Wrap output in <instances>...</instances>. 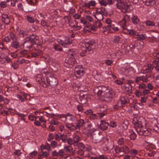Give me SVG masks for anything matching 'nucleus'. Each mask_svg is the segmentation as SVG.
I'll use <instances>...</instances> for the list:
<instances>
[{
    "instance_id": "nucleus-17",
    "label": "nucleus",
    "mask_w": 159,
    "mask_h": 159,
    "mask_svg": "<svg viewBox=\"0 0 159 159\" xmlns=\"http://www.w3.org/2000/svg\"><path fill=\"white\" fill-rule=\"evenodd\" d=\"M94 16L98 21H101L103 19V14L97 10Z\"/></svg>"
},
{
    "instance_id": "nucleus-57",
    "label": "nucleus",
    "mask_w": 159,
    "mask_h": 159,
    "mask_svg": "<svg viewBox=\"0 0 159 159\" xmlns=\"http://www.w3.org/2000/svg\"><path fill=\"white\" fill-rule=\"evenodd\" d=\"M99 21H96L94 24L97 28L98 27H100L102 25V24Z\"/></svg>"
},
{
    "instance_id": "nucleus-32",
    "label": "nucleus",
    "mask_w": 159,
    "mask_h": 159,
    "mask_svg": "<svg viewBox=\"0 0 159 159\" xmlns=\"http://www.w3.org/2000/svg\"><path fill=\"white\" fill-rule=\"evenodd\" d=\"M129 124L128 121L127 120H123L121 125L123 128L125 129H126L128 128Z\"/></svg>"
},
{
    "instance_id": "nucleus-18",
    "label": "nucleus",
    "mask_w": 159,
    "mask_h": 159,
    "mask_svg": "<svg viewBox=\"0 0 159 159\" xmlns=\"http://www.w3.org/2000/svg\"><path fill=\"white\" fill-rule=\"evenodd\" d=\"M66 127L70 130H75L79 129L76 126L74 125L72 123H66Z\"/></svg>"
},
{
    "instance_id": "nucleus-49",
    "label": "nucleus",
    "mask_w": 159,
    "mask_h": 159,
    "mask_svg": "<svg viewBox=\"0 0 159 159\" xmlns=\"http://www.w3.org/2000/svg\"><path fill=\"white\" fill-rule=\"evenodd\" d=\"M115 27L114 25L112 23L109 25H108L106 27H105V28L107 30H111L113 29V28Z\"/></svg>"
},
{
    "instance_id": "nucleus-10",
    "label": "nucleus",
    "mask_w": 159,
    "mask_h": 159,
    "mask_svg": "<svg viewBox=\"0 0 159 159\" xmlns=\"http://www.w3.org/2000/svg\"><path fill=\"white\" fill-rule=\"evenodd\" d=\"M129 20V16L126 15L124 16L122 20L120 22V24L123 30H127L126 26Z\"/></svg>"
},
{
    "instance_id": "nucleus-30",
    "label": "nucleus",
    "mask_w": 159,
    "mask_h": 159,
    "mask_svg": "<svg viewBox=\"0 0 159 159\" xmlns=\"http://www.w3.org/2000/svg\"><path fill=\"white\" fill-rule=\"evenodd\" d=\"M124 87L125 90L129 93H132V86L130 85L125 84Z\"/></svg>"
},
{
    "instance_id": "nucleus-46",
    "label": "nucleus",
    "mask_w": 159,
    "mask_h": 159,
    "mask_svg": "<svg viewBox=\"0 0 159 159\" xmlns=\"http://www.w3.org/2000/svg\"><path fill=\"white\" fill-rule=\"evenodd\" d=\"M127 32L128 34L131 35H136V32L133 30H127Z\"/></svg>"
},
{
    "instance_id": "nucleus-63",
    "label": "nucleus",
    "mask_w": 159,
    "mask_h": 159,
    "mask_svg": "<svg viewBox=\"0 0 159 159\" xmlns=\"http://www.w3.org/2000/svg\"><path fill=\"white\" fill-rule=\"evenodd\" d=\"M150 93V91L149 90H147L146 89H143V94L144 95H148Z\"/></svg>"
},
{
    "instance_id": "nucleus-53",
    "label": "nucleus",
    "mask_w": 159,
    "mask_h": 159,
    "mask_svg": "<svg viewBox=\"0 0 159 159\" xmlns=\"http://www.w3.org/2000/svg\"><path fill=\"white\" fill-rule=\"evenodd\" d=\"M147 87V85L145 84L144 83H142L139 85V88L140 89H143L146 88Z\"/></svg>"
},
{
    "instance_id": "nucleus-34",
    "label": "nucleus",
    "mask_w": 159,
    "mask_h": 159,
    "mask_svg": "<svg viewBox=\"0 0 159 159\" xmlns=\"http://www.w3.org/2000/svg\"><path fill=\"white\" fill-rule=\"evenodd\" d=\"M100 111L102 112L105 111L107 109V106L106 104H102L100 106Z\"/></svg>"
},
{
    "instance_id": "nucleus-19",
    "label": "nucleus",
    "mask_w": 159,
    "mask_h": 159,
    "mask_svg": "<svg viewBox=\"0 0 159 159\" xmlns=\"http://www.w3.org/2000/svg\"><path fill=\"white\" fill-rule=\"evenodd\" d=\"M145 4L148 6H153L156 3L155 0H143Z\"/></svg>"
},
{
    "instance_id": "nucleus-51",
    "label": "nucleus",
    "mask_w": 159,
    "mask_h": 159,
    "mask_svg": "<svg viewBox=\"0 0 159 159\" xmlns=\"http://www.w3.org/2000/svg\"><path fill=\"white\" fill-rule=\"evenodd\" d=\"M19 34L20 35H22L23 37L28 35V32L27 31L23 30L19 32Z\"/></svg>"
},
{
    "instance_id": "nucleus-59",
    "label": "nucleus",
    "mask_w": 159,
    "mask_h": 159,
    "mask_svg": "<svg viewBox=\"0 0 159 159\" xmlns=\"http://www.w3.org/2000/svg\"><path fill=\"white\" fill-rule=\"evenodd\" d=\"M41 25L43 27H48L49 25L47 24V22L44 20H42L41 21Z\"/></svg>"
},
{
    "instance_id": "nucleus-29",
    "label": "nucleus",
    "mask_w": 159,
    "mask_h": 159,
    "mask_svg": "<svg viewBox=\"0 0 159 159\" xmlns=\"http://www.w3.org/2000/svg\"><path fill=\"white\" fill-rule=\"evenodd\" d=\"M12 34L15 35L14 34L12 33H10L9 36L5 37L3 39L4 41L6 42L7 43H9L11 41V36Z\"/></svg>"
},
{
    "instance_id": "nucleus-48",
    "label": "nucleus",
    "mask_w": 159,
    "mask_h": 159,
    "mask_svg": "<svg viewBox=\"0 0 159 159\" xmlns=\"http://www.w3.org/2000/svg\"><path fill=\"white\" fill-rule=\"evenodd\" d=\"M122 148L123 151V153L125 152V153H128L129 152V148L126 146H123Z\"/></svg>"
},
{
    "instance_id": "nucleus-15",
    "label": "nucleus",
    "mask_w": 159,
    "mask_h": 159,
    "mask_svg": "<svg viewBox=\"0 0 159 159\" xmlns=\"http://www.w3.org/2000/svg\"><path fill=\"white\" fill-rule=\"evenodd\" d=\"M138 133L140 135H143L146 136L149 135L150 133L147 129H145V130H143V129H139L138 131Z\"/></svg>"
},
{
    "instance_id": "nucleus-64",
    "label": "nucleus",
    "mask_w": 159,
    "mask_h": 159,
    "mask_svg": "<svg viewBox=\"0 0 159 159\" xmlns=\"http://www.w3.org/2000/svg\"><path fill=\"white\" fill-rule=\"evenodd\" d=\"M153 130L157 132H159V124L155 126L153 128Z\"/></svg>"
},
{
    "instance_id": "nucleus-22",
    "label": "nucleus",
    "mask_w": 159,
    "mask_h": 159,
    "mask_svg": "<svg viewBox=\"0 0 159 159\" xmlns=\"http://www.w3.org/2000/svg\"><path fill=\"white\" fill-rule=\"evenodd\" d=\"M114 150L115 153H114V154H118L121 156L123 155V151L122 149L118 147H116L115 148Z\"/></svg>"
},
{
    "instance_id": "nucleus-9",
    "label": "nucleus",
    "mask_w": 159,
    "mask_h": 159,
    "mask_svg": "<svg viewBox=\"0 0 159 159\" xmlns=\"http://www.w3.org/2000/svg\"><path fill=\"white\" fill-rule=\"evenodd\" d=\"M128 97L127 96H124L120 97L118 101V106L121 107L124 106L129 102Z\"/></svg>"
},
{
    "instance_id": "nucleus-28",
    "label": "nucleus",
    "mask_w": 159,
    "mask_h": 159,
    "mask_svg": "<svg viewBox=\"0 0 159 159\" xmlns=\"http://www.w3.org/2000/svg\"><path fill=\"white\" fill-rule=\"evenodd\" d=\"M74 146H75L77 145L79 140L80 137L77 135H75L73 138Z\"/></svg>"
},
{
    "instance_id": "nucleus-27",
    "label": "nucleus",
    "mask_w": 159,
    "mask_h": 159,
    "mask_svg": "<svg viewBox=\"0 0 159 159\" xmlns=\"http://www.w3.org/2000/svg\"><path fill=\"white\" fill-rule=\"evenodd\" d=\"M131 20L133 23L135 25L137 24L139 21V20L137 16H134L132 17Z\"/></svg>"
},
{
    "instance_id": "nucleus-45",
    "label": "nucleus",
    "mask_w": 159,
    "mask_h": 159,
    "mask_svg": "<svg viewBox=\"0 0 159 159\" xmlns=\"http://www.w3.org/2000/svg\"><path fill=\"white\" fill-rule=\"evenodd\" d=\"M27 51L25 50H23L19 51V53L22 56H26V57H28V56L27 54Z\"/></svg>"
},
{
    "instance_id": "nucleus-43",
    "label": "nucleus",
    "mask_w": 159,
    "mask_h": 159,
    "mask_svg": "<svg viewBox=\"0 0 159 159\" xmlns=\"http://www.w3.org/2000/svg\"><path fill=\"white\" fill-rule=\"evenodd\" d=\"M67 139V135L66 134H61V139L64 143H66Z\"/></svg>"
},
{
    "instance_id": "nucleus-4",
    "label": "nucleus",
    "mask_w": 159,
    "mask_h": 159,
    "mask_svg": "<svg viewBox=\"0 0 159 159\" xmlns=\"http://www.w3.org/2000/svg\"><path fill=\"white\" fill-rule=\"evenodd\" d=\"M117 2L116 4L117 8L120 9L123 12H129L132 10V6L127 5L124 0H117Z\"/></svg>"
},
{
    "instance_id": "nucleus-39",
    "label": "nucleus",
    "mask_w": 159,
    "mask_h": 159,
    "mask_svg": "<svg viewBox=\"0 0 159 159\" xmlns=\"http://www.w3.org/2000/svg\"><path fill=\"white\" fill-rule=\"evenodd\" d=\"M131 132L132 133L130 135V138L132 140H134L136 138V134L132 130H130V132Z\"/></svg>"
},
{
    "instance_id": "nucleus-37",
    "label": "nucleus",
    "mask_w": 159,
    "mask_h": 159,
    "mask_svg": "<svg viewBox=\"0 0 159 159\" xmlns=\"http://www.w3.org/2000/svg\"><path fill=\"white\" fill-rule=\"evenodd\" d=\"M147 26H155V23L150 20H147L145 22Z\"/></svg>"
},
{
    "instance_id": "nucleus-56",
    "label": "nucleus",
    "mask_w": 159,
    "mask_h": 159,
    "mask_svg": "<svg viewBox=\"0 0 159 159\" xmlns=\"http://www.w3.org/2000/svg\"><path fill=\"white\" fill-rule=\"evenodd\" d=\"M27 19L28 22L30 23H32L34 22V19L31 17L28 16H27Z\"/></svg>"
},
{
    "instance_id": "nucleus-60",
    "label": "nucleus",
    "mask_w": 159,
    "mask_h": 159,
    "mask_svg": "<svg viewBox=\"0 0 159 159\" xmlns=\"http://www.w3.org/2000/svg\"><path fill=\"white\" fill-rule=\"evenodd\" d=\"M77 145L78 147L80 149L84 150L85 148L84 145L83 143H78Z\"/></svg>"
},
{
    "instance_id": "nucleus-26",
    "label": "nucleus",
    "mask_w": 159,
    "mask_h": 159,
    "mask_svg": "<svg viewBox=\"0 0 159 159\" xmlns=\"http://www.w3.org/2000/svg\"><path fill=\"white\" fill-rule=\"evenodd\" d=\"M153 69V68L152 67L151 65L148 64V65L145 67L144 71L147 73L151 72Z\"/></svg>"
},
{
    "instance_id": "nucleus-52",
    "label": "nucleus",
    "mask_w": 159,
    "mask_h": 159,
    "mask_svg": "<svg viewBox=\"0 0 159 159\" xmlns=\"http://www.w3.org/2000/svg\"><path fill=\"white\" fill-rule=\"evenodd\" d=\"M51 145L52 148H54L57 147V142L54 141H53L51 142Z\"/></svg>"
},
{
    "instance_id": "nucleus-40",
    "label": "nucleus",
    "mask_w": 159,
    "mask_h": 159,
    "mask_svg": "<svg viewBox=\"0 0 159 159\" xmlns=\"http://www.w3.org/2000/svg\"><path fill=\"white\" fill-rule=\"evenodd\" d=\"M121 38L119 36H115L114 38L113 42L114 43H119Z\"/></svg>"
},
{
    "instance_id": "nucleus-6",
    "label": "nucleus",
    "mask_w": 159,
    "mask_h": 159,
    "mask_svg": "<svg viewBox=\"0 0 159 159\" xmlns=\"http://www.w3.org/2000/svg\"><path fill=\"white\" fill-rule=\"evenodd\" d=\"M142 120L140 118L138 119L137 118L134 117L133 119L132 122L134 125V127L137 132L138 133V129H142L144 125H146V123L144 120L142 118Z\"/></svg>"
},
{
    "instance_id": "nucleus-54",
    "label": "nucleus",
    "mask_w": 159,
    "mask_h": 159,
    "mask_svg": "<svg viewBox=\"0 0 159 159\" xmlns=\"http://www.w3.org/2000/svg\"><path fill=\"white\" fill-rule=\"evenodd\" d=\"M59 156L60 157L63 156L65 154V152L64 149L60 150L58 152Z\"/></svg>"
},
{
    "instance_id": "nucleus-14",
    "label": "nucleus",
    "mask_w": 159,
    "mask_h": 159,
    "mask_svg": "<svg viewBox=\"0 0 159 159\" xmlns=\"http://www.w3.org/2000/svg\"><path fill=\"white\" fill-rule=\"evenodd\" d=\"M109 125L108 122H106L104 120H101L99 128L102 130H104L107 129Z\"/></svg>"
},
{
    "instance_id": "nucleus-5",
    "label": "nucleus",
    "mask_w": 159,
    "mask_h": 159,
    "mask_svg": "<svg viewBox=\"0 0 159 159\" xmlns=\"http://www.w3.org/2000/svg\"><path fill=\"white\" fill-rule=\"evenodd\" d=\"M75 53H69L68 57L65 60L64 65L67 67H71L73 65L77 63L75 58Z\"/></svg>"
},
{
    "instance_id": "nucleus-61",
    "label": "nucleus",
    "mask_w": 159,
    "mask_h": 159,
    "mask_svg": "<svg viewBox=\"0 0 159 159\" xmlns=\"http://www.w3.org/2000/svg\"><path fill=\"white\" fill-rule=\"evenodd\" d=\"M135 93L136 95L138 97H139L142 94V92L139 90H136L135 91Z\"/></svg>"
},
{
    "instance_id": "nucleus-58",
    "label": "nucleus",
    "mask_w": 159,
    "mask_h": 159,
    "mask_svg": "<svg viewBox=\"0 0 159 159\" xmlns=\"http://www.w3.org/2000/svg\"><path fill=\"white\" fill-rule=\"evenodd\" d=\"M37 152L36 151H34L31 152L30 154V156L32 158L34 157L35 156L37 155Z\"/></svg>"
},
{
    "instance_id": "nucleus-42",
    "label": "nucleus",
    "mask_w": 159,
    "mask_h": 159,
    "mask_svg": "<svg viewBox=\"0 0 159 159\" xmlns=\"http://www.w3.org/2000/svg\"><path fill=\"white\" fill-rule=\"evenodd\" d=\"M54 48L56 51H61L63 49L58 44H55L54 46Z\"/></svg>"
},
{
    "instance_id": "nucleus-50",
    "label": "nucleus",
    "mask_w": 159,
    "mask_h": 159,
    "mask_svg": "<svg viewBox=\"0 0 159 159\" xmlns=\"http://www.w3.org/2000/svg\"><path fill=\"white\" fill-rule=\"evenodd\" d=\"M118 143L119 145H123L124 143V139L123 138H122L120 139L118 141Z\"/></svg>"
},
{
    "instance_id": "nucleus-33",
    "label": "nucleus",
    "mask_w": 159,
    "mask_h": 159,
    "mask_svg": "<svg viewBox=\"0 0 159 159\" xmlns=\"http://www.w3.org/2000/svg\"><path fill=\"white\" fill-rule=\"evenodd\" d=\"M97 10L99 11L100 12H101L103 15H106L107 14V12L104 7H101L97 9Z\"/></svg>"
},
{
    "instance_id": "nucleus-44",
    "label": "nucleus",
    "mask_w": 159,
    "mask_h": 159,
    "mask_svg": "<svg viewBox=\"0 0 159 159\" xmlns=\"http://www.w3.org/2000/svg\"><path fill=\"white\" fill-rule=\"evenodd\" d=\"M136 38L138 40H144L145 39V37L144 35L143 34H136Z\"/></svg>"
},
{
    "instance_id": "nucleus-24",
    "label": "nucleus",
    "mask_w": 159,
    "mask_h": 159,
    "mask_svg": "<svg viewBox=\"0 0 159 159\" xmlns=\"http://www.w3.org/2000/svg\"><path fill=\"white\" fill-rule=\"evenodd\" d=\"M75 73L76 75L80 76L83 75L84 72L82 69H79L77 67L75 68Z\"/></svg>"
},
{
    "instance_id": "nucleus-2",
    "label": "nucleus",
    "mask_w": 159,
    "mask_h": 159,
    "mask_svg": "<svg viewBox=\"0 0 159 159\" xmlns=\"http://www.w3.org/2000/svg\"><path fill=\"white\" fill-rule=\"evenodd\" d=\"M96 42L94 40L86 39L83 43H80V48H81L82 52L80 53L81 57H84L87 51L89 52L93 51L95 48Z\"/></svg>"
},
{
    "instance_id": "nucleus-12",
    "label": "nucleus",
    "mask_w": 159,
    "mask_h": 159,
    "mask_svg": "<svg viewBox=\"0 0 159 159\" xmlns=\"http://www.w3.org/2000/svg\"><path fill=\"white\" fill-rule=\"evenodd\" d=\"M22 96L20 95H17V97L20 100L21 102H23L24 101V99L22 97V96H23L27 100H30V95L25 93H22Z\"/></svg>"
},
{
    "instance_id": "nucleus-47",
    "label": "nucleus",
    "mask_w": 159,
    "mask_h": 159,
    "mask_svg": "<svg viewBox=\"0 0 159 159\" xmlns=\"http://www.w3.org/2000/svg\"><path fill=\"white\" fill-rule=\"evenodd\" d=\"M66 142L70 145H71L73 144L74 145L73 138H72L69 137L67 138Z\"/></svg>"
},
{
    "instance_id": "nucleus-23",
    "label": "nucleus",
    "mask_w": 159,
    "mask_h": 159,
    "mask_svg": "<svg viewBox=\"0 0 159 159\" xmlns=\"http://www.w3.org/2000/svg\"><path fill=\"white\" fill-rule=\"evenodd\" d=\"M85 123L83 120H78L76 123V127L80 129L81 127H83Z\"/></svg>"
},
{
    "instance_id": "nucleus-3",
    "label": "nucleus",
    "mask_w": 159,
    "mask_h": 159,
    "mask_svg": "<svg viewBox=\"0 0 159 159\" xmlns=\"http://www.w3.org/2000/svg\"><path fill=\"white\" fill-rule=\"evenodd\" d=\"M40 44L38 36L34 34L26 38L23 44L24 47L29 49L31 48L35 44L39 45Z\"/></svg>"
},
{
    "instance_id": "nucleus-20",
    "label": "nucleus",
    "mask_w": 159,
    "mask_h": 159,
    "mask_svg": "<svg viewBox=\"0 0 159 159\" xmlns=\"http://www.w3.org/2000/svg\"><path fill=\"white\" fill-rule=\"evenodd\" d=\"M141 77V80L144 82H148L149 81L148 79L151 77L150 75L144 74Z\"/></svg>"
},
{
    "instance_id": "nucleus-36",
    "label": "nucleus",
    "mask_w": 159,
    "mask_h": 159,
    "mask_svg": "<svg viewBox=\"0 0 159 159\" xmlns=\"http://www.w3.org/2000/svg\"><path fill=\"white\" fill-rule=\"evenodd\" d=\"M113 0H107L105 1L103 3L102 6H106L107 5H111L113 4Z\"/></svg>"
},
{
    "instance_id": "nucleus-16",
    "label": "nucleus",
    "mask_w": 159,
    "mask_h": 159,
    "mask_svg": "<svg viewBox=\"0 0 159 159\" xmlns=\"http://www.w3.org/2000/svg\"><path fill=\"white\" fill-rule=\"evenodd\" d=\"M87 96L85 95L80 94L79 95V99L80 102H79L81 104H85L86 103Z\"/></svg>"
},
{
    "instance_id": "nucleus-38",
    "label": "nucleus",
    "mask_w": 159,
    "mask_h": 159,
    "mask_svg": "<svg viewBox=\"0 0 159 159\" xmlns=\"http://www.w3.org/2000/svg\"><path fill=\"white\" fill-rule=\"evenodd\" d=\"M64 150L67 152H73V148L70 146H65L64 147Z\"/></svg>"
},
{
    "instance_id": "nucleus-41",
    "label": "nucleus",
    "mask_w": 159,
    "mask_h": 159,
    "mask_svg": "<svg viewBox=\"0 0 159 159\" xmlns=\"http://www.w3.org/2000/svg\"><path fill=\"white\" fill-rule=\"evenodd\" d=\"M22 154V152L20 150H15V151L13 152V154L14 156H16L17 157L20 156Z\"/></svg>"
},
{
    "instance_id": "nucleus-55",
    "label": "nucleus",
    "mask_w": 159,
    "mask_h": 159,
    "mask_svg": "<svg viewBox=\"0 0 159 159\" xmlns=\"http://www.w3.org/2000/svg\"><path fill=\"white\" fill-rule=\"evenodd\" d=\"M44 146L46 148V149H47L48 152L51 150V147L49 144L46 143Z\"/></svg>"
},
{
    "instance_id": "nucleus-25",
    "label": "nucleus",
    "mask_w": 159,
    "mask_h": 159,
    "mask_svg": "<svg viewBox=\"0 0 159 159\" xmlns=\"http://www.w3.org/2000/svg\"><path fill=\"white\" fill-rule=\"evenodd\" d=\"M96 4L95 1H90L88 3H85L84 6L89 8L91 6H94Z\"/></svg>"
},
{
    "instance_id": "nucleus-7",
    "label": "nucleus",
    "mask_w": 159,
    "mask_h": 159,
    "mask_svg": "<svg viewBox=\"0 0 159 159\" xmlns=\"http://www.w3.org/2000/svg\"><path fill=\"white\" fill-rule=\"evenodd\" d=\"M42 80V85L46 87L48 85H50L52 86H56L58 84L57 80L56 78L53 76H50L49 77L46 78V84L44 81Z\"/></svg>"
},
{
    "instance_id": "nucleus-8",
    "label": "nucleus",
    "mask_w": 159,
    "mask_h": 159,
    "mask_svg": "<svg viewBox=\"0 0 159 159\" xmlns=\"http://www.w3.org/2000/svg\"><path fill=\"white\" fill-rule=\"evenodd\" d=\"M57 41L62 46L68 45L71 44V42L69 39L66 36H63L62 38H57Z\"/></svg>"
},
{
    "instance_id": "nucleus-13",
    "label": "nucleus",
    "mask_w": 159,
    "mask_h": 159,
    "mask_svg": "<svg viewBox=\"0 0 159 159\" xmlns=\"http://www.w3.org/2000/svg\"><path fill=\"white\" fill-rule=\"evenodd\" d=\"M1 20L2 22L6 25H8L10 22L9 18L8 16L5 14H3L2 15Z\"/></svg>"
},
{
    "instance_id": "nucleus-62",
    "label": "nucleus",
    "mask_w": 159,
    "mask_h": 159,
    "mask_svg": "<svg viewBox=\"0 0 159 159\" xmlns=\"http://www.w3.org/2000/svg\"><path fill=\"white\" fill-rule=\"evenodd\" d=\"M58 135L57 134H56L55 136V139L58 141H59L61 139V134Z\"/></svg>"
},
{
    "instance_id": "nucleus-31",
    "label": "nucleus",
    "mask_w": 159,
    "mask_h": 159,
    "mask_svg": "<svg viewBox=\"0 0 159 159\" xmlns=\"http://www.w3.org/2000/svg\"><path fill=\"white\" fill-rule=\"evenodd\" d=\"M156 153V152L152 149H149L147 152L148 155L149 157L154 156Z\"/></svg>"
},
{
    "instance_id": "nucleus-11",
    "label": "nucleus",
    "mask_w": 159,
    "mask_h": 159,
    "mask_svg": "<svg viewBox=\"0 0 159 159\" xmlns=\"http://www.w3.org/2000/svg\"><path fill=\"white\" fill-rule=\"evenodd\" d=\"M11 37V39L12 41L11 44V46L15 49H17L20 47V45L19 43L17 41L16 35L12 34Z\"/></svg>"
},
{
    "instance_id": "nucleus-21",
    "label": "nucleus",
    "mask_w": 159,
    "mask_h": 159,
    "mask_svg": "<svg viewBox=\"0 0 159 159\" xmlns=\"http://www.w3.org/2000/svg\"><path fill=\"white\" fill-rule=\"evenodd\" d=\"M76 120V117L75 116L73 115H68L66 123H72Z\"/></svg>"
},
{
    "instance_id": "nucleus-1",
    "label": "nucleus",
    "mask_w": 159,
    "mask_h": 159,
    "mask_svg": "<svg viewBox=\"0 0 159 159\" xmlns=\"http://www.w3.org/2000/svg\"><path fill=\"white\" fill-rule=\"evenodd\" d=\"M93 92L95 95L100 98H103L105 100L111 99L113 97L112 92L110 91L105 86H98L95 87L93 89Z\"/></svg>"
},
{
    "instance_id": "nucleus-35",
    "label": "nucleus",
    "mask_w": 159,
    "mask_h": 159,
    "mask_svg": "<svg viewBox=\"0 0 159 159\" xmlns=\"http://www.w3.org/2000/svg\"><path fill=\"white\" fill-rule=\"evenodd\" d=\"M153 65L156 66L155 68L156 70L159 71V61L154 60L152 62Z\"/></svg>"
}]
</instances>
